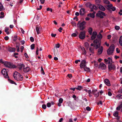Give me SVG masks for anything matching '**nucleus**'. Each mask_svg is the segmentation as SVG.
Returning <instances> with one entry per match:
<instances>
[{"instance_id":"obj_8","label":"nucleus","mask_w":122,"mask_h":122,"mask_svg":"<svg viewBox=\"0 0 122 122\" xmlns=\"http://www.w3.org/2000/svg\"><path fill=\"white\" fill-rule=\"evenodd\" d=\"M1 72L4 76V77L5 78H9L7 71L5 69H3L1 71Z\"/></svg>"},{"instance_id":"obj_6","label":"nucleus","mask_w":122,"mask_h":122,"mask_svg":"<svg viewBox=\"0 0 122 122\" xmlns=\"http://www.w3.org/2000/svg\"><path fill=\"white\" fill-rule=\"evenodd\" d=\"M106 15L104 12L99 11L98 13L96 14V17H99L101 18H104L103 16H106Z\"/></svg>"},{"instance_id":"obj_1","label":"nucleus","mask_w":122,"mask_h":122,"mask_svg":"<svg viewBox=\"0 0 122 122\" xmlns=\"http://www.w3.org/2000/svg\"><path fill=\"white\" fill-rule=\"evenodd\" d=\"M13 76L15 79L17 81H22L23 79L22 76L16 71L14 72Z\"/></svg>"},{"instance_id":"obj_59","label":"nucleus","mask_w":122,"mask_h":122,"mask_svg":"<svg viewBox=\"0 0 122 122\" xmlns=\"http://www.w3.org/2000/svg\"><path fill=\"white\" fill-rule=\"evenodd\" d=\"M116 51L117 53H119L120 52V51L118 48L116 49Z\"/></svg>"},{"instance_id":"obj_29","label":"nucleus","mask_w":122,"mask_h":122,"mask_svg":"<svg viewBox=\"0 0 122 122\" xmlns=\"http://www.w3.org/2000/svg\"><path fill=\"white\" fill-rule=\"evenodd\" d=\"M118 112L116 111L114 113L113 115L115 117H118Z\"/></svg>"},{"instance_id":"obj_15","label":"nucleus","mask_w":122,"mask_h":122,"mask_svg":"<svg viewBox=\"0 0 122 122\" xmlns=\"http://www.w3.org/2000/svg\"><path fill=\"white\" fill-rule=\"evenodd\" d=\"M104 82L108 86H110L111 85L109 80L107 79H106L104 80Z\"/></svg>"},{"instance_id":"obj_19","label":"nucleus","mask_w":122,"mask_h":122,"mask_svg":"<svg viewBox=\"0 0 122 122\" xmlns=\"http://www.w3.org/2000/svg\"><path fill=\"white\" fill-rule=\"evenodd\" d=\"M103 48L102 46H101L100 48L98 49L97 54L98 55H100L102 52Z\"/></svg>"},{"instance_id":"obj_46","label":"nucleus","mask_w":122,"mask_h":122,"mask_svg":"<svg viewBox=\"0 0 122 122\" xmlns=\"http://www.w3.org/2000/svg\"><path fill=\"white\" fill-rule=\"evenodd\" d=\"M97 90L96 89V90L94 89L92 90V93L94 94H94H95L97 92Z\"/></svg>"},{"instance_id":"obj_49","label":"nucleus","mask_w":122,"mask_h":122,"mask_svg":"<svg viewBox=\"0 0 122 122\" xmlns=\"http://www.w3.org/2000/svg\"><path fill=\"white\" fill-rule=\"evenodd\" d=\"M60 46V45L59 43H57L55 47L56 48H59Z\"/></svg>"},{"instance_id":"obj_31","label":"nucleus","mask_w":122,"mask_h":122,"mask_svg":"<svg viewBox=\"0 0 122 122\" xmlns=\"http://www.w3.org/2000/svg\"><path fill=\"white\" fill-rule=\"evenodd\" d=\"M4 10L3 6L1 3L0 2V11H2Z\"/></svg>"},{"instance_id":"obj_14","label":"nucleus","mask_w":122,"mask_h":122,"mask_svg":"<svg viewBox=\"0 0 122 122\" xmlns=\"http://www.w3.org/2000/svg\"><path fill=\"white\" fill-rule=\"evenodd\" d=\"M113 6V5L112 4H111L108 5H107L105 6V7L106 8L107 10L109 11L110 12H112L111 10V8Z\"/></svg>"},{"instance_id":"obj_10","label":"nucleus","mask_w":122,"mask_h":122,"mask_svg":"<svg viewBox=\"0 0 122 122\" xmlns=\"http://www.w3.org/2000/svg\"><path fill=\"white\" fill-rule=\"evenodd\" d=\"M108 64L109 65H108V68L109 71L114 70L116 69V67L114 64H112V63Z\"/></svg>"},{"instance_id":"obj_54","label":"nucleus","mask_w":122,"mask_h":122,"mask_svg":"<svg viewBox=\"0 0 122 122\" xmlns=\"http://www.w3.org/2000/svg\"><path fill=\"white\" fill-rule=\"evenodd\" d=\"M77 36V35L76 33H73L71 35L72 36H73L75 37L76 36Z\"/></svg>"},{"instance_id":"obj_64","label":"nucleus","mask_w":122,"mask_h":122,"mask_svg":"<svg viewBox=\"0 0 122 122\" xmlns=\"http://www.w3.org/2000/svg\"><path fill=\"white\" fill-rule=\"evenodd\" d=\"M118 92L120 93H122V88H121L118 91Z\"/></svg>"},{"instance_id":"obj_50","label":"nucleus","mask_w":122,"mask_h":122,"mask_svg":"<svg viewBox=\"0 0 122 122\" xmlns=\"http://www.w3.org/2000/svg\"><path fill=\"white\" fill-rule=\"evenodd\" d=\"M42 107L44 109H45L46 108V106L45 104H43L42 106Z\"/></svg>"},{"instance_id":"obj_13","label":"nucleus","mask_w":122,"mask_h":122,"mask_svg":"<svg viewBox=\"0 0 122 122\" xmlns=\"http://www.w3.org/2000/svg\"><path fill=\"white\" fill-rule=\"evenodd\" d=\"M86 12L84 8H81L80 10L79 13L80 15H84Z\"/></svg>"},{"instance_id":"obj_5","label":"nucleus","mask_w":122,"mask_h":122,"mask_svg":"<svg viewBox=\"0 0 122 122\" xmlns=\"http://www.w3.org/2000/svg\"><path fill=\"white\" fill-rule=\"evenodd\" d=\"M4 65L6 67H9L10 68H16V66L13 64H11L10 62H5L4 63Z\"/></svg>"},{"instance_id":"obj_20","label":"nucleus","mask_w":122,"mask_h":122,"mask_svg":"<svg viewBox=\"0 0 122 122\" xmlns=\"http://www.w3.org/2000/svg\"><path fill=\"white\" fill-rule=\"evenodd\" d=\"M89 8L91 9H94L95 10H97V7L95 5L91 4Z\"/></svg>"},{"instance_id":"obj_25","label":"nucleus","mask_w":122,"mask_h":122,"mask_svg":"<svg viewBox=\"0 0 122 122\" xmlns=\"http://www.w3.org/2000/svg\"><path fill=\"white\" fill-rule=\"evenodd\" d=\"M88 31L89 33L91 35H92V29L91 27L89 28L88 30Z\"/></svg>"},{"instance_id":"obj_7","label":"nucleus","mask_w":122,"mask_h":122,"mask_svg":"<svg viewBox=\"0 0 122 122\" xmlns=\"http://www.w3.org/2000/svg\"><path fill=\"white\" fill-rule=\"evenodd\" d=\"M86 33L85 30L81 32L79 36V38L82 40L84 39L86 36Z\"/></svg>"},{"instance_id":"obj_45","label":"nucleus","mask_w":122,"mask_h":122,"mask_svg":"<svg viewBox=\"0 0 122 122\" xmlns=\"http://www.w3.org/2000/svg\"><path fill=\"white\" fill-rule=\"evenodd\" d=\"M85 91L86 92H88L89 94L92 93V92L91 90H85Z\"/></svg>"},{"instance_id":"obj_60","label":"nucleus","mask_w":122,"mask_h":122,"mask_svg":"<svg viewBox=\"0 0 122 122\" xmlns=\"http://www.w3.org/2000/svg\"><path fill=\"white\" fill-rule=\"evenodd\" d=\"M9 28H8L7 27H6L5 28V32H7V31H8V30H9Z\"/></svg>"},{"instance_id":"obj_48","label":"nucleus","mask_w":122,"mask_h":122,"mask_svg":"<svg viewBox=\"0 0 122 122\" xmlns=\"http://www.w3.org/2000/svg\"><path fill=\"white\" fill-rule=\"evenodd\" d=\"M115 29L116 30H119L120 28V27L117 25H116L115 27Z\"/></svg>"},{"instance_id":"obj_28","label":"nucleus","mask_w":122,"mask_h":122,"mask_svg":"<svg viewBox=\"0 0 122 122\" xmlns=\"http://www.w3.org/2000/svg\"><path fill=\"white\" fill-rule=\"evenodd\" d=\"M87 15V16L90 17L92 18H94L95 17V15H93L92 13L88 14Z\"/></svg>"},{"instance_id":"obj_61","label":"nucleus","mask_w":122,"mask_h":122,"mask_svg":"<svg viewBox=\"0 0 122 122\" xmlns=\"http://www.w3.org/2000/svg\"><path fill=\"white\" fill-rule=\"evenodd\" d=\"M56 34H54L53 33H52L51 34V36L52 37H55L56 36Z\"/></svg>"},{"instance_id":"obj_3","label":"nucleus","mask_w":122,"mask_h":122,"mask_svg":"<svg viewBox=\"0 0 122 122\" xmlns=\"http://www.w3.org/2000/svg\"><path fill=\"white\" fill-rule=\"evenodd\" d=\"M102 36L100 32H99V34L97 36V38L93 41L94 43H98L99 45H101V40L102 37Z\"/></svg>"},{"instance_id":"obj_30","label":"nucleus","mask_w":122,"mask_h":122,"mask_svg":"<svg viewBox=\"0 0 122 122\" xmlns=\"http://www.w3.org/2000/svg\"><path fill=\"white\" fill-rule=\"evenodd\" d=\"M95 44L94 46V47L96 46V49H97L99 48L100 45H99L98 43H94Z\"/></svg>"},{"instance_id":"obj_34","label":"nucleus","mask_w":122,"mask_h":122,"mask_svg":"<svg viewBox=\"0 0 122 122\" xmlns=\"http://www.w3.org/2000/svg\"><path fill=\"white\" fill-rule=\"evenodd\" d=\"M84 45L86 48L88 49L89 46V43L87 42H85L84 43Z\"/></svg>"},{"instance_id":"obj_18","label":"nucleus","mask_w":122,"mask_h":122,"mask_svg":"<svg viewBox=\"0 0 122 122\" xmlns=\"http://www.w3.org/2000/svg\"><path fill=\"white\" fill-rule=\"evenodd\" d=\"M41 29V27L38 25L36 27V29L38 35L40 33V31Z\"/></svg>"},{"instance_id":"obj_53","label":"nucleus","mask_w":122,"mask_h":122,"mask_svg":"<svg viewBox=\"0 0 122 122\" xmlns=\"http://www.w3.org/2000/svg\"><path fill=\"white\" fill-rule=\"evenodd\" d=\"M111 10L113 11H115L116 10V8L114 7H112Z\"/></svg>"},{"instance_id":"obj_33","label":"nucleus","mask_w":122,"mask_h":122,"mask_svg":"<svg viewBox=\"0 0 122 122\" xmlns=\"http://www.w3.org/2000/svg\"><path fill=\"white\" fill-rule=\"evenodd\" d=\"M82 88V87L80 86H78L77 88H76V89L77 90L80 91L81 90Z\"/></svg>"},{"instance_id":"obj_52","label":"nucleus","mask_w":122,"mask_h":122,"mask_svg":"<svg viewBox=\"0 0 122 122\" xmlns=\"http://www.w3.org/2000/svg\"><path fill=\"white\" fill-rule=\"evenodd\" d=\"M38 51H39V48L38 47H37L36 51V54L37 55H38Z\"/></svg>"},{"instance_id":"obj_63","label":"nucleus","mask_w":122,"mask_h":122,"mask_svg":"<svg viewBox=\"0 0 122 122\" xmlns=\"http://www.w3.org/2000/svg\"><path fill=\"white\" fill-rule=\"evenodd\" d=\"M108 95L109 96H111L112 95V94L110 92L108 91Z\"/></svg>"},{"instance_id":"obj_51","label":"nucleus","mask_w":122,"mask_h":122,"mask_svg":"<svg viewBox=\"0 0 122 122\" xmlns=\"http://www.w3.org/2000/svg\"><path fill=\"white\" fill-rule=\"evenodd\" d=\"M30 40L31 42H33L34 41V39L32 37H30Z\"/></svg>"},{"instance_id":"obj_35","label":"nucleus","mask_w":122,"mask_h":122,"mask_svg":"<svg viewBox=\"0 0 122 122\" xmlns=\"http://www.w3.org/2000/svg\"><path fill=\"white\" fill-rule=\"evenodd\" d=\"M89 50L91 53H94V50L93 49H92L91 47H89Z\"/></svg>"},{"instance_id":"obj_2","label":"nucleus","mask_w":122,"mask_h":122,"mask_svg":"<svg viewBox=\"0 0 122 122\" xmlns=\"http://www.w3.org/2000/svg\"><path fill=\"white\" fill-rule=\"evenodd\" d=\"M86 23V22L84 21H83L81 23L79 21L77 24V27L79 28L80 30L83 31L86 28L85 25Z\"/></svg>"},{"instance_id":"obj_9","label":"nucleus","mask_w":122,"mask_h":122,"mask_svg":"<svg viewBox=\"0 0 122 122\" xmlns=\"http://www.w3.org/2000/svg\"><path fill=\"white\" fill-rule=\"evenodd\" d=\"M98 68L102 70H105L106 69V65L103 62H101L100 63L99 65Z\"/></svg>"},{"instance_id":"obj_36","label":"nucleus","mask_w":122,"mask_h":122,"mask_svg":"<svg viewBox=\"0 0 122 122\" xmlns=\"http://www.w3.org/2000/svg\"><path fill=\"white\" fill-rule=\"evenodd\" d=\"M116 97H117L119 99H121L122 98V95H118Z\"/></svg>"},{"instance_id":"obj_57","label":"nucleus","mask_w":122,"mask_h":122,"mask_svg":"<svg viewBox=\"0 0 122 122\" xmlns=\"http://www.w3.org/2000/svg\"><path fill=\"white\" fill-rule=\"evenodd\" d=\"M83 100L84 101H85L86 102V104H87L88 103V102H87V99L86 98H84L83 99Z\"/></svg>"},{"instance_id":"obj_27","label":"nucleus","mask_w":122,"mask_h":122,"mask_svg":"<svg viewBox=\"0 0 122 122\" xmlns=\"http://www.w3.org/2000/svg\"><path fill=\"white\" fill-rule=\"evenodd\" d=\"M85 71L87 72L89 71H90V69L89 68L87 67L86 66H85L83 68Z\"/></svg>"},{"instance_id":"obj_55","label":"nucleus","mask_w":122,"mask_h":122,"mask_svg":"<svg viewBox=\"0 0 122 122\" xmlns=\"http://www.w3.org/2000/svg\"><path fill=\"white\" fill-rule=\"evenodd\" d=\"M86 110L88 111H89L91 110V109L89 107H86Z\"/></svg>"},{"instance_id":"obj_21","label":"nucleus","mask_w":122,"mask_h":122,"mask_svg":"<svg viewBox=\"0 0 122 122\" xmlns=\"http://www.w3.org/2000/svg\"><path fill=\"white\" fill-rule=\"evenodd\" d=\"M30 71V69L29 67H26L25 68V67L23 68V71L25 73L28 72Z\"/></svg>"},{"instance_id":"obj_58","label":"nucleus","mask_w":122,"mask_h":122,"mask_svg":"<svg viewBox=\"0 0 122 122\" xmlns=\"http://www.w3.org/2000/svg\"><path fill=\"white\" fill-rule=\"evenodd\" d=\"M9 39V37L8 36H6L4 37V39L6 41L8 40Z\"/></svg>"},{"instance_id":"obj_22","label":"nucleus","mask_w":122,"mask_h":122,"mask_svg":"<svg viewBox=\"0 0 122 122\" xmlns=\"http://www.w3.org/2000/svg\"><path fill=\"white\" fill-rule=\"evenodd\" d=\"M8 50L10 52H14L15 51V49L14 48L10 47L8 49Z\"/></svg>"},{"instance_id":"obj_47","label":"nucleus","mask_w":122,"mask_h":122,"mask_svg":"<svg viewBox=\"0 0 122 122\" xmlns=\"http://www.w3.org/2000/svg\"><path fill=\"white\" fill-rule=\"evenodd\" d=\"M47 107H50L51 106V103L48 102L46 104Z\"/></svg>"},{"instance_id":"obj_37","label":"nucleus","mask_w":122,"mask_h":122,"mask_svg":"<svg viewBox=\"0 0 122 122\" xmlns=\"http://www.w3.org/2000/svg\"><path fill=\"white\" fill-rule=\"evenodd\" d=\"M41 72L43 75H44L45 74V73L44 72L42 66L41 67Z\"/></svg>"},{"instance_id":"obj_26","label":"nucleus","mask_w":122,"mask_h":122,"mask_svg":"<svg viewBox=\"0 0 122 122\" xmlns=\"http://www.w3.org/2000/svg\"><path fill=\"white\" fill-rule=\"evenodd\" d=\"M119 42L120 45L122 46V36L120 37Z\"/></svg>"},{"instance_id":"obj_39","label":"nucleus","mask_w":122,"mask_h":122,"mask_svg":"<svg viewBox=\"0 0 122 122\" xmlns=\"http://www.w3.org/2000/svg\"><path fill=\"white\" fill-rule=\"evenodd\" d=\"M99 93L98 92H97L96 93H95V94H94L95 97L96 98L98 97L99 96Z\"/></svg>"},{"instance_id":"obj_43","label":"nucleus","mask_w":122,"mask_h":122,"mask_svg":"<svg viewBox=\"0 0 122 122\" xmlns=\"http://www.w3.org/2000/svg\"><path fill=\"white\" fill-rule=\"evenodd\" d=\"M63 101V99L61 98H60L59 100V102L60 103H62Z\"/></svg>"},{"instance_id":"obj_12","label":"nucleus","mask_w":122,"mask_h":122,"mask_svg":"<svg viewBox=\"0 0 122 122\" xmlns=\"http://www.w3.org/2000/svg\"><path fill=\"white\" fill-rule=\"evenodd\" d=\"M108 60L106 59H105L104 60L106 64H110V63H111V62H113L112 59L110 57H108Z\"/></svg>"},{"instance_id":"obj_56","label":"nucleus","mask_w":122,"mask_h":122,"mask_svg":"<svg viewBox=\"0 0 122 122\" xmlns=\"http://www.w3.org/2000/svg\"><path fill=\"white\" fill-rule=\"evenodd\" d=\"M40 1L41 2V3L42 4H43L45 3V0H40Z\"/></svg>"},{"instance_id":"obj_38","label":"nucleus","mask_w":122,"mask_h":122,"mask_svg":"<svg viewBox=\"0 0 122 122\" xmlns=\"http://www.w3.org/2000/svg\"><path fill=\"white\" fill-rule=\"evenodd\" d=\"M104 3L107 4H109L110 3L109 1L107 0H105L104 1Z\"/></svg>"},{"instance_id":"obj_62","label":"nucleus","mask_w":122,"mask_h":122,"mask_svg":"<svg viewBox=\"0 0 122 122\" xmlns=\"http://www.w3.org/2000/svg\"><path fill=\"white\" fill-rule=\"evenodd\" d=\"M67 76L69 77L70 78H71L72 77V75L71 74H68L67 75Z\"/></svg>"},{"instance_id":"obj_42","label":"nucleus","mask_w":122,"mask_h":122,"mask_svg":"<svg viewBox=\"0 0 122 122\" xmlns=\"http://www.w3.org/2000/svg\"><path fill=\"white\" fill-rule=\"evenodd\" d=\"M71 25L73 26H76V23L75 22H72L71 23Z\"/></svg>"},{"instance_id":"obj_44","label":"nucleus","mask_w":122,"mask_h":122,"mask_svg":"<svg viewBox=\"0 0 122 122\" xmlns=\"http://www.w3.org/2000/svg\"><path fill=\"white\" fill-rule=\"evenodd\" d=\"M91 4L90 3H88L86 4L85 5L86 7H90V5H91Z\"/></svg>"},{"instance_id":"obj_32","label":"nucleus","mask_w":122,"mask_h":122,"mask_svg":"<svg viewBox=\"0 0 122 122\" xmlns=\"http://www.w3.org/2000/svg\"><path fill=\"white\" fill-rule=\"evenodd\" d=\"M8 81L11 83L14 84L16 85V83L15 82L10 79H8Z\"/></svg>"},{"instance_id":"obj_16","label":"nucleus","mask_w":122,"mask_h":122,"mask_svg":"<svg viewBox=\"0 0 122 122\" xmlns=\"http://www.w3.org/2000/svg\"><path fill=\"white\" fill-rule=\"evenodd\" d=\"M17 66L19 70H20L22 69V68H24L25 67V66L24 65L20 63L17 65Z\"/></svg>"},{"instance_id":"obj_23","label":"nucleus","mask_w":122,"mask_h":122,"mask_svg":"<svg viewBox=\"0 0 122 122\" xmlns=\"http://www.w3.org/2000/svg\"><path fill=\"white\" fill-rule=\"evenodd\" d=\"M99 8L102 11H104L106 9L104 7L101 5H99Z\"/></svg>"},{"instance_id":"obj_4","label":"nucleus","mask_w":122,"mask_h":122,"mask_svg":"<svg viewBox=\"0 0 122 122\" xmlns=\"http://www.w3.org/2000/svg\"><path fill=\"white\" fill-rule=\"evenodd\" d=\"M114 45L113 44H112L110 46L107 51V53L108 55H110L114 51Z\"/></svg>"},{"instance_id":"obj_17","label":"nucleus","mask_w":122,"mask_h":122,"mask_svg":"<svg viewBox=\"0 0 122 122\" xmlns=\"http://www.w3.org/2000/svg\"><path fill=\"white\" fill-rule=\"evenodd\" d=\"M97 34V33L96 32H93L92 33V35L91 37V40H93L95 39L96 38Z\"/></svg>"},{"instance_id":"obj_24","label":"nucleus","mask_w":122,"mask_h":122,"mask_svg":"<svg viewBox=\"0 0 122 122\" xmlns=\"http://www.w3.org/2000/svg\"><path fill=\"white\" fill-rule=\"evenodd\" d=\"M120 109H121L122 111V102L121 104L119 106L116 108V109L117 111H119Z\"/></svg>"},{"instance_id":"obj_40","label":"nucleus","mask_w":122,"mask_h":122,"mask_svg":"<svg viewBox=\"0 0 122 122\" xmlns=\"http://www.w3.org/2000/svg\"><path fill=\"white\" fill-rule=\"evenodd\" d=\"M18 39V37L16 36H14V37L13 41H15Z\"/></svg>"},{"instance_id":"obj_11","label":"nucleus","mask_w":122,"mask_h":122,"mask_svg":"<svg viewBox=\"0 0 122 122\" xmlns=\"http://www.w3.org/2000/svg\"><path fill=\"white\" fill-rule=\"evenodd\" d=\"M86 65V61L84 60H82L81 62L80 66L81 68H83Z\"/></svg>"},{"instance_id":"obj_41","label":"nucleus","mask_w":122,"mask_h":122,"mask_svg":"<svg viewBox=\"0 0 122 122\" xmlns=\"http://www.w3.org/2000/svg\"><path fill=\"white\" fill-rule=\"evenodd\" d=\"M35 45L34 44H32L30 46L31 49L32 50L34 49L35 47Z\"/></svg>"}]
</instances>
